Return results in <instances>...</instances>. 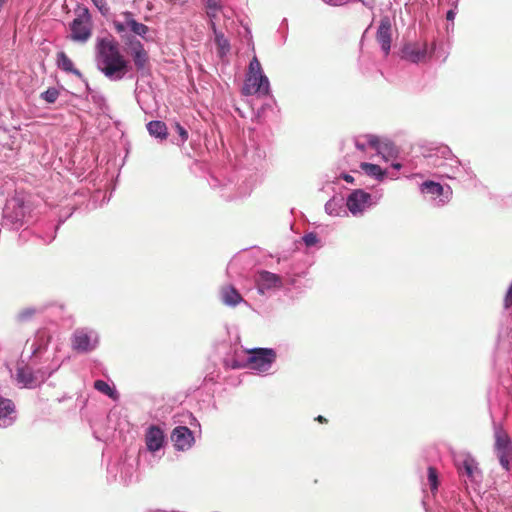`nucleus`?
I'll use <instances>...</instances> for the list:
<instances>
[{
  "label": "nucleus",
  "instance_id": "79ce46f5",
  "mask_svg": "<svg viewBox=\"0 0 512 512\" xmlns=\"http://www.w3.org/2000/svg\"><path fill=\"white\" fill-rule=\"evenodd\" d=\"M174 5H184L188 0H166Z\"/></svg>",
  "mask_w": 512,
  "mask_h": 512
},
{
  "label": "nucleus",
  "instance_id": "473e14b6",
  "mask_svg": "<svg viewBox=\"0 0 512 512\" xmlns=\"http://www.w3.org/2000/svg\"><path fill=\"white\" fill-rule=\"evenodd\" d=\"M61 366V363L57 360H53L47 367L40 368L42 374H45V380L56 372Z\"/></svg>",
  "mask_w": 512,
  "mask_h": 512
},
{
  "label": "nucleus",
  "instance_id": "a211bd4d",
  "mask_svg": "<svg viewBox=\"0 0 512 512\" xmlns=\"http://www.w3.org/2000/svg\"><path fill=\"white\" fill-rule=\"evenodd\" d=\"M355 146L359 150H365L367 147L373 148L378 154L383 155V158L387 161L388 158L385 156V151L389 150L388 143H382L380 139L375 135H365L355 140Z\"/></svg>",
  "mask_w": 512,
  "mask_h": 512
},
{
  "label": "nucleus",
  "instance_id": "37998d69",
  "mask_svg": "<svg viewBox=\"0 0 512 512\" xmlns=\"http://www.w3.org/2000/svg\"><path fill=\"white\" fill-rule=\"evenodd\" d=\"M342 178H343L346 182H348V183H353V182H354V178H353L351 175H349V174H343V175H342Z\"/></svg>",
  "mask_w": 512,
  "mask_h": 512
},
{
  "label": "nucleus",
  "instance_id": "c756f323",
  "mask_svg": "<svg viewBox=\"0 0 512 512\" xmlns=\"http://www.w3.org/2000/svg\"><path fill=\"white\" fill-rule=\"evenodd\" d=\"M428 484L432 493H435L438 489V474L434 467L428 468Z\"/></svg>",
  "mask_w": 512,
  "mask_h": 512
},
{
  "label": "nucleus",
  "instance_id": "2f4dec72",
  "mask_svg": "<svg viewBox=\"0 0 512 512\" xmlns=\"http://www.w3.org/2000/svg\"><path fill=\"white\" fill-rule=\"evenodd\" d=\"M214 32V35H215V40L218 44V46L224 50V49H228L229 47V44H228V41L227 39L225 38L224 34L220 31L217 30L216 28V25L214 26V28H211Z\"/></svg>",
  "mask_w": 512,
  "mask_h": 512
},
{
  "label": "nucleus",
  "instance_id": "a18cd8bd",
  "mask_svg": "<svg viewBox=\"0 0 512 512\" xmlns=\"http://www.w3.org/2000/svg\"><path fill=\"white\" fill-rule=\"evenodd\" d=\"M317 420L322 422V421H324V418L322 416H318Z\"/></svg>",
  "mask_w": 512,
  "mask_h": 512
},
{
  "label": "nucleus",
  "instance_id": "bb28decb",
  "mask_svg": "<svg viewBox=\"0 0 512 512\" xmlns=\"http://www.w3.org/2000/svg\"><path fill=\"white\" fill-rule=\"evenodd\" d=\"M57 63L60 69L63 71L73 73L77 76H81V73L79 70L74 68V64L72 60L64 53L60 52L57 55Z\"/></svg>",
  "mask_w": 512,
  "mask_h": 512
},
{
  "label": "nucleus",
  "instance_id": "9b49d317",
  "mask_svg": "<svg viewBox=\"0 0 512 512\" xmlns=\"http://www.w3.org/2000/svg\"><path fill=\"white\" fill-rule=\"evenodd\" d=\"M91 36V18L84 10L71 24V38L74 41L86 42Z\"/></svg>",
  "mask_w": 512,
  "mask_h": 512
},
{
  "label": "nucleus",
  "instance_id": "ddd939ff",
  "mask_svg": "<svg viewBox=\"0 0 512 512\" xmlns=\"http://www.w3.org/2000/svg\"><path fill=\"white\" fill-rule=\"evenodd\" d=\"M420 191L431 195L437 206H442L447 203L452 194L449 187L445 191L444 187L440 183L430 180L425 181L420 185Z\"/></svg>",
  "mask_w": 512,
  "mask_h": 512
},
{
  "label": "nucleus",
  "instance_id": "7ed1b4c3",
  "mask_svg": "<svg viewBox=\"0 0 512 512\" xmlns=\"http://www.w3.org/2000/svg\"><path fill=\"white\" fill-rule=\"evenodd\" d=\"M434 50L435 43L429 47L426 40L409 41L401 49V58L414 64L425 63L431 59Z\"/></svg>",
  "mask_w": 512,
  "mask_h": 512
},
{
  "label": "nucleus",
  "instance_id": "9d476101",
  "mask_svg": "<svg viewBox=\"0 0 512 512\" xmlns=\"http://www.w3.org/2000/svg\"><path fill=\"white\" fill-rule=\"evenodd\" d=\"M455 465L458 471L466 475L471 482H478L481 479V473L475 459L467 453H460L455 457Z\"/></svg>",
  "mask_w": 512,
  "mask_h": 512
},
{
  "label": "nucleus",
  "instance_id": "39448f33",
  "mask_svg": "<svg viewBox=\"0 0 512 512\" xmlns=\"http://www.w3.org/2000/svg\"><path fill=\"white\" fill-rule=\"evenodd\" d=\"M99 333L92 328H77L71 336V347L78 353H89L99 345Z\"/></svg>",
  "mask_w": 512,
  "mask_h": 512
},
{
  "label": "nucleus",
  "instance_id": "5701e85b",
  "mask_svg": "<svg viewBox=\"0 0 512 512\" xmlns=\"http://www.w3.org/2000/svg\"><path fill=\"white\" fill-rule=\"evenodd\" d=\"M50 335L46 330H39L35 334L30 345L32 356L38 354L42 349L46 348L50 342Z\"/></svg>",
  "mask_w": 512,
  "mask_h": 512
},
{
  "label": "nucleus",
  "instance_id": "393cba45",
  "mask_svg": "<svg viewBox=\"0 0 512 512\" xmlns=\"http://www.w3.org/2000/svg\"><path fill=\"white\" fill-rule=\"evenodd\" d=\"M360 168L366 175L378 181H382L386 175V171L376 164L362 162Z\"/></svg>",
  "mask_w": 512,
  "mask_h": 512
},
{
  "label": "nucleus",
  "instance_id": "0eeeda50",
  "mask_svg": "<svg viewBox=\"0 0 512 512\" xmlns=\"http://www.w3.org/2000/svg\"><path fill=\"white\" fill-rule=\"evenodd\" d=\"M276 356L272 348H254L249 351L248 365L258 373H266L275 362Z\"/></svg>",
  "mask_w": 512,
  "mask_h": 512
},
{
  "label": "nucleus",
  "instance_id": "7c9ffc66",
  "mask_svg": "<svg viewBox=\"0 0 512 512\" xmlns=\"http://www.w3.org/2000/svg\"><path fill=\"white\" fill-rule=\"evenodd\" d=\"M58 96H59V91H58V89H56L54 87L48 88L46 91L41 93V98L50 104L54 103L57 100Z\"/></svg>",
  "mask_w": 512,
  "mask_h": 512
},
{
  "label": "nucleus",
  "instance_id": "6ab92c4d",
  "mask_svg": "<svg viewBox=\"0 0 512 512\" xmlns=\"http://www.w3.org/2000/svg\"><path fill=\"white\" fill-rule=\"evenodd\" d=\"M15 420L16 409L14 403L10 399L0 397V427H9Z\"/></svg>",
  "mask_w": 512,
  "mask_h": 512
},
{
  "label": "nucleus",
  "instance_id": "ea45409f",
  "mask_svg": "<svg viewBox=\"0 0 512 512\" xmlns=\"http://www.w3.org/2000/svg\"><path fill=\"white\" fill-rule=\"evenodd\" d=\"M323 1L332 6H339L345 2V0H323Z\"/></svg>",
  "mask_w": 512,
  "mask_h": 512
},
{
  "label": "nucleus",
  "instance_id": "b1692460",
  "mask_svg": "<svg viewBox=\"0 0 512 512\" xmlns=\"http://www.w3.org/2000/svg\"><path fill=\"white\" fill-rule=\"evenodd\" d=\"M325 212L333 217L346 215L342 198L333 197L325 204Z\"/></svg>",
  "mask_w": 512,
  "mask_h": 512
},
{
  "label": "nucleus",
  "instance_id": "f257e3e1",
  "mask_svg": "<svg viewBox=\"0 0 512 512\" xmlns=\"http://www.w3.org/2000/svg\"><path fill=\"white\" fill-rule=\"evenodd\" d=\"M98 69L110 80L118 81L129 71V62L121 54L118 43L111 38L99 39L96 45Z\"/></svg>",
  "mask_w": 512,
  "mask_h": 512
},
{
  "label": "nucleus",
  "instance_id": "f03ea898",
  "mask_svg": "<svg viewBox=\"0 0 512 512\" xmlns=\"http://www.w3.org/2000/svg\"><path fill=\"white\" fill-rule=\"evenodd\" d=\"M442 155L446 160L443 164H438V174L441 177L460 180L472 178L470 168L463 165L448 147H442Z\"/></svg>",
  "mask_w": 512,
  "mask_h": 512
},
{
  "label": "nucleus",
  "instance_id": "f704fd0d",
  "mask_svg": "<svg viewBox=\"0 0 512 512\" xmlns=\"http://www.w3.org/2000/svg\"><path fill=\"white\" fill-rule=\"evenodd\" d=\"M319 239L315 233H308L303 236V242L307 247L314 246L318 243Z\"/></svg>",
  "mask_w": 512,
  "mask_h": 512
},
{
  "label": "nucleus",
  "instance_id": "2eb2a0df",
  "mask_svg": "<svg viewBox=\"0 0 512 512\" xmlns=\"http://www.w3.org/2000/svg\"><path fill=\"white\" fill-rule=\"evenodd\" d=\"M171 439L178 451L189 450L195 442L193 432L185 426H177L173 429Z\"/></svg>",
  "mask_w": 512,
  "mask_h": 512
},
{
  "label": "nucleus",
  "instance_id": "f3484780",
  "mask_svg": "<svg viewBox=\"0 0 512 512\" xmlns=\"http://www.w3.org/2000/svg\"><path fill=\"white\" fill-rule=\"evenodd\" d=\"M145 443L147 450L151 453H155L162 449L165 443L163 430L155 425L148 427L145 433Z\"/></svg>",
  "mask_w": 512,
  "mask_h": 512
},
{
  "label": "nucleus",
  "instance_id": "a878e982",
  "mask_svg": "<svg viewBox=\"0 0 512 512\" xmlns=\"http://www.w3.org/2000/svg\"><path fill=\"white\" fill-rule=\"evenodd\" d=\"M147 130L151 136L161 140L166 139L168 136L167 126L162 121H150L147 124Z\"/></svg>",
  "mask_w": 512,
  "mask_h": 512
},
{
  "label": "nucleus",
  "instance_id": "4c0bfd02",
  "mask_svg": "<svg viewBox=\"0 0 512 512\" xmlns=\"http://www.w3.org/2000/svg\"><path fill=\"white\" fill-rule=\"evenodd\" d=\"M175 129L181 137L182 143H184L188 139V132L179 123H175Z\"/></svg>",
  "mask_w": 512,
  "mask_h": 512
},
{
  "label": "nucleus",
  "instance_id": "4be33fe9",
  "mask_svg": "<svg viewBox=\"0 0 512 512\" xmlns=\"http://www.w3.org/2000/svg\"><path fill=\"white\" fill-rule=\"evenodd\" d=\"M206 14L210 20L211 28H214L216 21L219 18V14L222 13L223 7L217 0H203Z\"/></svg>",
  "mask_w": 512,
  "mask_h": 512
},
{
  "label": "nucleus",
  "instance_id": "aec40b11",
  "mask_svg": "<svg viewBox=\"0 0 512 512\" xmlns=\"http://www.w3.org/2000/svg\"><path fill=\"white\" fill-rule=\"evenodd\" d=\"M129 49L131 57L137 69H144L148 62V54L144 49L142 43L138 40H131L129 41Z\"/></svg>",
  "mask_w": 512,
  "mask_h": 512
},
{
  "label": "nucleus",
  "instance_id": "412c9836",
  "mask_svg": "<svg viewBox=\"0 0 512 512\" xmlns=\"http://www.w3.org/2000/svg\"><path fill=\"white\" fill-rule=\"evenodd\" d=\"M220 297L222 302L227 306H236L243 301L239 292L231 285H226L221 288Z\"/></svg>",
  "mask_w": 512,
  "mask_h": 512
},
{
  "label": "nucleus",
  "instance_id": "4468645a",
  "mask_svg": "<svg viewBox=\"0 0 512 512\" xmlns=\"http://www.w3.org/2000/svg\"><path fill=\"white\" fill-rule=\"evenodd\" d=\"M255 281L261 294L276 291L283 285L282 278L279 275L268 271L259 272Z\"/></svg>",
  "mask_w": 512,
  "mask_h": 512
},
{
  "label": "nucleus",
  "instance_id": "cd10ccee",
  "mask_svg": "<svg viewBox=\"0 0 512 512\" xmlns=\"http://www.w3.org/2000/svg\"><path fill=\"white\" fill-rule=\"evenodd\" d=\"M94 388L112 399H116L118 396L116 390L103 380H96Z\"/></svg>",
  "mask_w": 512,
  "mask_h": 512
},
{
  "label": "nucleus",
  "instance_id": "f8f14e48",
  "mask_svg": "<svg viewBox=\"0 0 512 512\" xmlns=\"http://www.w3.org/2000/svg\"><path fill=\"white\" fill-rule=\"evenodd\" d=\"M17 383L24 388H35L45 381V374L41 370L34 371L29 366H22L17 369Z\"/></svg>",
  "mask_w": 512,
  "mask_h": 512
},
{
  "label": "nucleus",
  "instance_id": "a19ab883",
  "mask_svg": "<svg viewBox=\"0 0 512 512\" xmlns=\"http://www.w3.org/2000/svg\"><path fill=\"white\" fill-rule=\"evenodd\" d=\"M455 15H456V12L453 9H450L449 11H447L446 18L449 21H453L455 18Z\"/></svg>",
  "mask_w": 512,
  "mask_h": 512
},
{
  "label": "nucleus",
  "instance_id": "72a5a7b5",
  "mask_svg": "<svg viewBox=\"0 0 512 512\" xmlns=\"http://www.w3.org/2000/svg\"><path fill=\"white\" fill-rule=\"evenodd\" d=\"M254 75V74H263L261 64L257 57H253L252 60L249 63L248 67V73L247 75Z\"/></svg>",
  "mask_w": 512,
  "mask_h": 512
},
{
  "label": "nucleus",
  "instance_id": "e433bc0d",
  "mask_svg": "<svg viewBox=\"0 0 512 512\" xmlns=\"http://www.w3.org/2000/svg\"><path fill=\"white\" fill-rule=\"evenodd\" d=\"M92 2L103 15L108 12L106 0H92Z\"/></svg>",
  "mask_w": 512,
  "mask_h": 512
},
{
  "label": "nucleus",
  "instance_id": "58836bf2",
  "mask_svg": "<svg viewBox=\"0 0 512 512\" xmlns=\"http://www.w3.org/2000/svg\"><path fill=\"white\" fill-rule=\"evenodd\" d=\"M512 305V284L507 290V293L504 298V307L509 308Z\"/></svg>",
  "mask_w": 512,
  "mask_h": 512
},
{
  "label": "nucleus",
  "instance_id": "20e7f679",
  "mask_svg": "<svg viewBox=\"0 0 512 512\" xmlns=\"http://www.w3.org/2000/svg\"><path fill=\"white\" fill-rule=\"evenodd\" d=\"M494 452L503 469L509 471L512 467V441L501 427H494Z\"/></svg>",
  "mask_w": 512,
  "mask_h": 512
},
{
  "label": "nucleus",
  "instance_id": "c85d7f7f",
  "mask_svg": "<svg viewBox=\"0 0 512 512\" xmlns=\"http://www.w3.org/2000/svg\"><path fill=\"white\" fill-rule=\"evenodd\" d=\"M442 156V147L437 148L435 153L428 156V164L438 170V164H443L446 160V158Z\"/></svg>",
  "mask_w": 512,
  "mask_h": 512
},
{
  "label": "nucleus",
  "instance_id": "dca6fc26",
  "mask_svg": "<svg viewBox=\"0 0 512 512\" xmlns=\"http://www.w3.org/2000/svg\"><path fill=\"white\" fill-rule=\"evenodd\" d=\"M376 39L381 46L385 55H388L391 49L392 40V20L388 16H384L380 20L377 30Z\"/></svg>",
  "mask_w": 512,
  "mask_h": 512
},
{
  "label": "nucleus",
  "instance_id": "c03bdc74",
  "mask_svg": "<svg viewBox=\"0 0 512 512\" xmlns=\"http://www.w3.org/2000/svg\"><path fill=\"white\" fill-rule=\"evenodd\" d=\"M392 167L396 170H400L402 168V164L399 162L392 163Z\"/></svg>",
  "mask_w": 512,
  "mask_h": 512
},
{
  "label": "nucleus",
  "instance_id": "423d86ee",
  "mask_svg": "<svg viewBox=\"0 0 512 512\" xmlns=\"http://www.w3.org/2000/svg\"><path fill=\"white\" fill-rule=\"evenodd\" d=\"M115 30L124 37L128 32L146 39V34L149 32V27L143 23L138 22L131 12L125 11L120 13L113 20Z\"/></svg>",
  "mask_w": 512,
  "mask_h": 512
},
{
  "label": "nucleus",
  "instance_id": "1a4fd4ad",
  "mask_svg": "<svg viewBox=\"0 0 512 512\" xmlns=\"http://www.w3.org/2000/svg\"><path fill=\"white\" fill-rule=\"evenodd\" d=\"M243 93L245 95H269L270 83L267 76L264 74L247 75L243 86Z\"/></svg>",
  "mask_w": 512,
  "mask_h": 512
},
{
  "label": "nucleus",
  "instance_id": "c9c22d12",
  "mask_svg": "<svg viewBox=\"0 0 512 512\" xmlns=\"http://www.w3.org/2000/svg\"><path fill=\"white\" fill-rule=\"evenodd\" d=\"M36 313V309L34 308H25L19 313V318L21 320H27L31 318Z\"/></svg>",
  "mask_w": 512,
  "mask_h": 512
},
{
  "label": "nucleus",
  "instance_id": "6e6552de",
  "mask_svg": "<svg viewBox=\"0 0 512 512\" xmlns=\"http://www.w3.org/2000/svg\"><path fill=\"white\" fill-rule=\"evenodd\" d=\"M377 203L372 195L362 189L353 190L346 199V207L353 216L362 215L367 209Z\"/></svg>",
  "mask_w": 512,
  "mask_h": 512
}]
</instances>
